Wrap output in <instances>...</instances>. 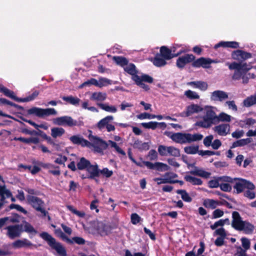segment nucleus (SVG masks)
I'll use <instances>...</instances> for the list:
<instances>
[{"label": "nucleus", "instance_id": "nucleus-1", "mask_svg": "<svg viewBox=\"0 0 256 256\" xmlns=\"http://www.w3.org/2000/svg\"><path fill=\"white\" fill-rule=\"evenodd\" d=\"M216 108L212 106H205L203 108L204 115L202 120L196 122V125L204 128H208L213 124H216Z\"/></svg>", "mask_w": 256, "mask_h": 256}, {"label": "nucleus", "instance_id": "nucleus-2", "mask_svg": "<svg viewBox=\"0 0 256 256\" xmlns=\"http://www.w3.org/2000/svg\"><path fill=\"white\" fill-rule=\"evenodd\" d=\"M114 228L108 223L96 220L90 222L88 231L94 234L106 236L110 234Z\"/></svg>", "mask_w": 256, "mask_h": 256}, {"label": "nucleus", "instance_id": "nucleus-3", "mask_svg": "<svg viewBox=\"0 0 256 256\" xmlns=\"http://www.w3.org/2000/svg\"><path fill=\"white\" fill-rule=\"evenodd\" d=\"M168 136L174 142L180 144L198 141L203 138V136L200 134L177 132L169 134Z\"/></svg>", "mask_w": 256, "mask_h": 256}, {"label": "nucleus", "instance_id": "nucleus-4", "mask_svg": "<svg viewBox=\"0 0 256 256\" xmlns=\"http://www.w3.org/2000/svg\"><path fill=\"white\" fill-rule=\"evenodd\" d=\"M226 64L228 66L230 70H234V72L232 76V78L234 80H240L246 72H248L249 70V68H246V63L242 64L234 62L232 64L227 62Z\"/></svg>", "mask_w": 256, "mask_h": 256}, {"label": "nucleus", "instance_id": "nucleus-5", "mask_svg": "<svg viewBox=\"0 0 256 256\" xmlns=\"http://www.w3.org/2000/svg\"><path fill=\"white\" fill-rule=\"evenodd\" d=\"M40 237L46 240L49 246L52 248L54 249L57 252L62 256H66V252L62 244L57 242L55 239L52 238L50 235L46 232H44L40 234Z\"/></svg>", "mask_w": 256, "mask_h": 256}, {"label": "nucleus", "instance_id": "nucleus-6", "mask_svg": "<svg viewBox=\"0 0 256 256\" xmlns=\"http://www.w3.org/2000/svg\"><path fill=\"white\" fill-rule=\"evenodd\" d=\"M26 198L28 204L36 211L40 212L42 216H46L48 212L44 210V203L40 198L31 195L27 196Z\"/></svg>", "mask_w": 256, "mask_h": 256}, {"label": "nucleus", "instance_id": "nucleus-7", "mask_svg": "<svg viewBox=\"0 0 256 256\" xmlns=\"http://www.w3.org/2000/svg\"><path fill=\"white\" fill-rule=\"evenodd\" d=\"M29 114H34L39 118L49 116L50 115H56L57 112L53 108H42L36 107H34L28 110Z\"/></svg>", "mask_w": 256, "mask_h": 256}, {"label": "nucleus", "instance_id": "nucleus-8", "mask_svg": "<svg viewBox=\"0 0 256 256\" xmlns=\"http://www.w3.org/2000/svg\"><path fill=\"white\" fill-rule=\"evenodd\" d=\"M234 180L236 182L234 188L236 190L237 194L242 192L244 188L252 190L255 188L254 184L252 182L246 180L234 178Z\"/></svg>", "mask_w": 256, "mask_h": 256}, {"label": "nucleus", "instance_id": "nucleus-9", "mask_svg": "<svg viewBox=\"0 0 256 256\" xmlns=\"http://www.w3.org/2000/svg\"><path fill=\"white\" fill-rule=\"evenodd\" d=\"M158 150L162 156H170L175 157L180 156V150L172 146H167L160 145L158 147Z\"/></svg>", "mask_w": 256, "mask_h": 256}, {"label": "nucleus", "instance_id": "nucleus-10", "mask_svg": "<svg viewBox=\"0 0 256 256\" xmlns=\"http://www.w3.org/2000/svg\"><path fill=\"white\" fill-rule=\"evenodd\" d=\"M54 124L72 127L77 125V122L69 116H62L56 118L52 120Z\"/></svg>", "mask_w": 256, "mask_h": 256}, {"label": "nucleus", "instance_id": "nucleus-11", "mask_svg": "<svg viewBox=\"0 0 256 256\" xmlns=\"http://www.w3.org/2000/svg\"><path fill=\"white\" fill-rule=\"evenodd\" d=\"M203 110V108L198 104H192L186 106L184 110L180 114L182 117H188Z\"/></svg>", "mask_w": 256, "mask_h": 256}, {"label": "nucleus", "instance_id": "nucleus-12", "mask_svg": "<svg viewBox=\"0 0 256 256\" xmlns=\"http://www.w3.org/2000/svg\"><path fill=\"white\" fill-rule=\"evenodd\" d=\"M6 230H7V236L11 239L20 236L22 232V226L19 224L8 226L6 228Z\"/></svg>", "mask_w": 256, "mask_h": 256}, {"label": "nucleus", "instance_id": "nucleus-13", "mask_svg": "<svg viewBox=\"0 0 256 256\" xmlns=\"http://www.w3.org/2000/svg\"><path fill=\"white\" fill-rule=\"evenodd\" d=\"M11 246L14 249H19L21 248H32L36 246L32 244L29 240L26 238H23L15 240L11 244Z\"/></svg>", "mask_w": 256, "mask_h": 256}, {"label": "nucleus", "instance_id": "nucleus-14", "mask_svg": "<svg viewBox=\"0 0 256 256\" xmlns=\"http://www.w3.org/2000/svg\"><path fill=\"white\" fill-rule=\"evenodd\" d=\"M87 174L84 176L82 175V178L83 179L84 178H94L96 177L99 176L100 172L98 168V164H90L86 170Z\"/></svg>", "mask_w": 256, "mask_h": 256}, {"label": "nucleus", "instance_id": "nucleus-15", "mask_svg": "<svg viewBox=\"0 0 256 256\" xmlns=\"http://www.w3.org/2000/svg\"><path fill=\"white\" fill-rule=\"evenodd\" d=\"M175 48L174 47L172 48V50H169L166 46H162L160 48V52L161 56L165 59V60H170L174 57L177 56L180 54H182L183 51L180 50L176 54H172V52H174Z\"/></svg>", "mask_w": 256, "mask_h": 256}, {"label": "nucleus", "instance_id": "nucleus-16", "mask_svg": "<svg viewBox=\"0 0 256 256\" xmlns=\"http://www.w3.org/2000/svg\"><path fill=\"white\" fill-rule=\"evenodd\" d=\"M228 98V96L227 92L220 90H216L211 93L210 98L212 101L222 102Z\"/></svg>", "mask_w": 256, "mask_h": 256}, {"label": "nucleus", "instance_id": "nucleus-17", "mask_svg": "<svg viewBox=\"0 0 256 256\" xmlns=\"http://www.w3.org/2000/svg\"><path fill=\"white\" fill-rule=\"evenodd\" d=\"M37 164L43 168H44L48 170V172L54 176H58L60 174L59 167L54 166L50 163H44L42 162H38Z\"/></svg>", "mask_w": 256, "mask_h": 256}, {"label": "nucleus", "instance_id": "nucleus-18", "mask_svg": "<svg viewBox=\"0 0 256 256\" xmlns=\"http://www.w3.org/2000/svg\"><path fill=\"white\" fill-rule=\"evenodd\" d=\"M194 59V56L192 54H185L178 58L176 61V66L179 68H182L186 64L192 62Z\"/></svg>", "mask_w": 256, "mask_h": 256}, {"label": "nucleus", "instance_id": "nucleus-19", "mask_svg": "<svg viewBox=\"0 0 256 256\" xmlns=\"http://www.w3.org/2000/svg\"><path fill=\"white\" fill-rule=\"evenodd\" d=\"M232 56L233 59L240 61L251 58L252 54L241 50H237L232 53Z\"/></svg>", "mask_w": 256, "mask_h": 256}, {"label": "nucleus", "instance_id": "nucleus-20", "mask_svg": "<svg viewBox=\"0 0 256 256\" xmlns=\"http://www.w3.org/2000/svg\"><path fill=\"white\" fill-rule=\"evenodd\" d=\"M213 130L220 136H225L229 133L230 125L226 124H220L214 126Z\"/></svg>", "mask_w": 256, "mask_h": 256}, {"label": "nucleus", "instance_id": "nucleus-21", "mask_svg": "<svg viewBox=\"0 0 256 256\" xmlns=\"http://www.w3.org/2000/svg\"><path fill=\"white\" fill-rule=\"evenodd\" d=\"M212 62H214V61L210 58H201L194 61L193 66L195 67L202 66L204 68H208Z\"/></svg>", "mask_w": 256, "mask_h": 256}, {"label": "nucleus", "instance_id": "nucleus-22", "mask_svg": "<svg viewBox=\"0 0 256 256\" xmlns=\"http://www.w3.org/2000/svg\"><path fill=\"white\" fill-rule=\"evenodd\" d=\"M89 139L94 146H100L104 149L106 148L108 146L107 142L97 136L90 134Z\"/></svg>", "mask_w": 256, "mask_h": 256}, {"label": "nucleus", "instance_id": "nucleus-23", "mask_svg": "<svg viewBox=\"0 0 256 256\" xmlns=\"http://www.w3.org/2000/svg\"><path fill=\"white\" fill-rule=\"evenodd\" d=\"M232 226L236 230H238L242 228V224L244 222L241 219L239 213L237 212H234L232 214Z\"/></svg>", "mask_w": 256, "mask_h": 256}, {"label": "nucleus", "instance_id": "nucleus-24", "mask_svg": "<svg viewBox=\"0 0 256 256\" xmlns=\"http://www.w3.org/2000/svg\"><path fill=\"white\" fill-rule=\"evenodd\" d=\"M186 84L194 88H198L202 91H206L208 88L207 83L202 81L190 82H187Z\"/></svg>", "mask_w": 256, "mask_h": 256}, {"label": "nucleus", "instance_id": "nucleus-25", "mask_svg": "<svg viewBox=\"0 0 256 256\" xmlns=\"http://www.w3.org/2000/svg\"><path fill=\"white\" fill-rule=\"evenodd\" d=\"M70 140L74 144H80L82 146H89L90 142L82 137L74 136L70 138Z\"/></svg>", "mask_w": 256, "mask_h": 256}, {"label": "nucleus", "instance_id": "nucleus-26", "mask_svg": "<svg viewBox=\"0 0 256 256\" xmlns=\"http://www.w3.org/2000/svg\"><path fill=\"white\" fill-rule=\"evenodd\" d=\"M98 106L102 110L110 113H116L118 112L116 106L110 105L108 103H98Z\"/></svg>", "mask_w": 256, "mask_h": 256}, {"label": "nucleus", "instance_id": "nucleus-27", "mask_svg": "<svg viewBox=\"0 0 256 256\" xmlns=\"http://www.w3.org/2000/svg\"><path fill=\"white\" fill-rule=\"evenodd\" d=\"M124 70L128 74L132 76V79L134 80V76H138L137 75L138 71L136 69V66L132 63L127 62L124 67Z\"/></svg>", "mask_w": 256, "mask_h": 256}, {"label": "nucleus", "instance_id": "nucleus-28", "mask_svg": "<svg viewBox=\"0 0 256 256\" xmlns=\"http://www.w3.org/2000/svg\"><path fill=\"white\" fill-rule=\"evenodd\" d=\"M256 123V120L252 118H246L240 120L238 122V126L242 128H248L254 124Z\"/></svg>", "mask_w": 256, "mask_h": 256}, {"label": "nucleus", "instance_id": "nucleus-29", "mask_svg": "<svg viewBox=\"0 0 256 256\" xmlns=\"http://www.w3.org/2000/svg\"><path fill=\"white\" fill-rule=\"evenodd\" d=\"M192 174L199 176L204 178H207L210 177V173L204 170L198 168H195L193 170L190 172Z\"/></svg>", "mask_w": 256, "mask_h": 256}, {"label": "nucleus", "instance_id": "nucleus-30", "mask_svg": "<svg viewBox=\"0 0 256 256\" xmlns=\"http://www.w3.org/2000/svg\"><path fill=\"white\" fill-rule=\"evenodd\" d=\"M133 147L134 148H137L140 151L147 150L150 148V146L148 142H142L139 140H135L134 144Z\"/></svg>", "mask_w": 256, "mask_h": 256}, {"label": "nucleus", "instance_id": "nucleus-31", "mask_svg": "<svg viewBox=\"0 0 256 256\" xmlns=\"http://www.w3.org/2000/svg\"><path fill=\"white\" fill-rule=\"evenodd\" d=\"M107 95L105 92H94L92 94L90 99L94 101L102 102L106 98Z\"/></svg>", "mask_w": 256, "mask_h": 256}, {"label": "nucleus", "instance_id": "nucleus-32", "mask_svg": "<svg viewBox=\"0 0 256 256\" xmlns=\"http://www.w3.org/2000/svg\"><path fill=\"white\" fill-rule=\"evenodd\" d=\"M114 116H108L102 119L97 124V126L100 130H102L106 127L109 122L114 120Z\"/></svg>", "mask_w": 256, "mask_h": 256}, {"label": "nucleus", "instance_id": "nucleus-33", "mask_svg": "<svg viewBox=\"0 0 256 256\" xmlns=\"http://www.w3.org/2000/svg\"><path fill=\"white\" fill-rule=\"evenodd\" d=\"M141 124L144 128H151L152 130L156 129L158 125H160L164 128L166 127V124L164 122H142Z\"/></svg>", "mask_w": 256, "mask_h": 256}, {"label": "nucleus", "instance_id": "nucleus-34", "mask_svg": "<svg viewBox=\"0 0 256 256\" xmlns=\"http://www.w3.org/2000/svg\"><path fill=\"white\" fill-rule=\"evenodd\" d=\"M220 204V202L218 200L212 199L207 198L204 201V206L210 209H214Z\"/></svg>", "mask_w": 256, "mask_h": 256}, {"label": "nucleus", "instance_id": "nucleus-35", "mask_svg": "<svg viewBox=\"0 0 256 256\" xmlns=\"http://www.w3.org/2000/svg\"><path fill=\"white\" fill-rule=\"evenodd\" d=\"M0 91L3 92L6 96L15 100L18 102L19 98L14 95V92L6 88L4 86H3L0 85Z\"/></svg>", "mask_w": 256, "mask_h": 256}, {"label": "nucleus", "instance_id": "nucleus-36", "mask_svg": "<svg viewBox=\"0 0 256 256\" xmlns=\"http://www.w3.org/2000/svg\"><path fill=\"white\" fill-rule=\"evenodd\" d=\"M232 116L224 112H220L218 115H216V124L220 122H230L232 120Z\"/></svg>", "mask_w": 256, "mask_h": 256}, {"label": "nucleus", "instance_id": "nucleus-37", "mask_svg": "<svg viewBox=\"0 0 256 256\" xmlns=\"http://www.w3.org/2000/svg\"><path fill=\"white\" fill-rule=\"evenodd\" d=\"M12 194L9 190L6 189L4 186L0 185V202H3L6 198L11 196Z\"/></svg>", "mask_w": 256, "mask_h": 256}, {"label": "nucleus", "instance_id": "nucleus-38", "mask_svg": "<svg viewBox=\"0 0 256 256\" xmlns=\"http://www.w3.org/2000/svg\"><path fill=\"white\" fill-rule=\"evenodd\" d=\"M64 132L65 130L62 128L56 127L51 129V136L54 138L60 137Z\"/></svg>", "mask_w": 256, "mask_h": 256}, {"label": "nucleus", "instance_id": "nucleus-39", "mask_svg": "<svg viewBox=\"0 0 256 256\" xmlns=\"http://www.w3.org/2000/svg\"><path fill=\"white\" fill-rule=\"evenodd\" d=\"M256 104V94L250 96L243 101L244 106L246 107H250Z\"/></svg>", "mask_w": 256, "mask_h": 256}, {"label": "nucleus", "instance_id": "nucleus-40", "mask_svg": "<svg viewBox=\"0 0 256 256\" xmlns=\"http://www.w3.org/2000/svg\"><path fill=\"white\" fill-rule=\"evenodd\" d=\"M90 164H91L89 160H87L84 158H82L77 164V167L78 169L80 170L84 169L86 170Z\"/></svg>", "mask_w": 256, "mask_h": 256}, {"label": "nucleus", "instance_id": "nucleus-41", "mask_svg": "<svg viewBox=\"0 0 256 256\" xmlns=\"http://www.w3.org/2000/svg\"><path fill=\"white\" fill-rule=\"evenodd\" d=\"M185 180L194 185H201L202 184V180L198 178L191 176L186 175L184 176Z\"/></svg>", "mask_w": 256, "mask_h": 256}, {"label": "nucleus", "instance_id": "nucleus-42", "mask_svg": "<svg viewBox=\"0 0 256 256\" xmlns=\"http://www.w3.org/2000/svg\"><path fill=\"white\" fill-rule=\"evenodd\" d=\"M254 226L250 224L244 222L242 224V228L238 230H244L246 234H250L253 231Z\"/></svg>", "mask_w": 256, "mask_h": 256}, {"label": "nucleus", "instance_id": "nucleus-43", "mask_svg": "<svg viewBox=\"0 0 256 256\" xmlns=\"http://www.w3.org/2000/svg\"><path fill=\"white\" fill-rule=\"evenodd\" d=\"M62 98L64 100L74 106H78L80 102L78 98L72 96H63Z\"/></svg>", "mask_w": 256, "mask_h": 256}, {"label": "nucleus", "instance_id": "nucleus-44", "mask_svg": "<svg viewBox=\"0 0 256 256\" xmlns=\"http://www.w3.org/2000/svg\"><path fill=\"white\" fill-rule=\"evenodd\" d=\"M184 96L190 100H196L200 98L199 94L196 92L187 90L184 92Z\"/></svg>", "mask_w": 256, "mask_h": 256}, {"label": "nucleus", "instance_id": "nucleus-45", "mask_svg": "<svg viewBox=\"0 0 256 256\" xmlns=\"http://www.w3.org/2000/svg\"><path fill=\"white\" fill-rule=\"evenodd\" d=\"M107 144H108V146H110L111 148H114L118 153L121 154L122 156H126V152L118 146L116 142L111 140H109Z\"/></svg>", "mask_w": 256, "mask_h": 256}, {"label": "nucleus", "instance_id": "nucleus-46", "mask_svg": "<svg viewBox=\"0 0 256 256\" xmlns=\"http://www.w3.org/2000/svg\"><path fill=\"white\" fill-rule=\"evenodd\" d=\"M176 192L180 194L182 198L186 202H190L192 198L190 197L188 194L185 190H178Z\"/></svg>", "mask_w": 256, "mask_h": 256}, {"label": "nucleus", "instance_id": "nucleus-47", "mask_svg": "<svg viewBox=\"0 0 256 256\" xmlns=\"http://www.w3.org/2000/svg\"><path fill=\"white\" fill-rule=\"evenodd\" d=\"M164 176L166 181H168V184L175 183V180L174 179L178 177V175L173 172H167Z\"/></svg>", "mask_w": 256, "mask_h": 256}, {"label": "nucleus", "instance_id": "nucleus-48", "mask_svg": "<svg viewBox=\"0 0 256 256\" xmlns=\"http://www.w3.org/2000/svg\"><path fill=\"white\" fill-rule=\"evenodd\" d=\"M166 60L161 58L160 56H156L153 62L154 65L156 66H162L166 64Z\"/></svg>", "mask_w": 256, "mask_h": 256}, {"label": "nucleus", "instance_id": "nucleus-49", "mask_svg": "<svg viewBox=\"0 0 256 256\" xmlns=\"http://www.w3.org/2000/svg\"><path fill=\"white\" fill-rule=\"evenodd\" d=\"M38 94L39 92L38 91H34L31 95L29 96L26 98H19L18 102H24L32 101L36 98V97L38 95Z\"/></svg>", "mask_w": 256, "mask_h": 256}, {"label": "nucleus", "instance_id": "nucleus-50", "mask_svg": "<svg viewBox=\"0 0 256 256\" xmlns=\"http://www.w3.org/2000/svg\"><path fill=\"white\" fill-rule=\"evenodd\" d=\"M184 150L185 152H186L188 154H196V153H198V146H186L184 148Z\"/></svg>", "mask_w": 256, "mask_h": 256}, {"label": "nucleus", "instance_id": "nucleus-51", "mask_svg": "<svg viewBox=\"0 0 256 256\" xmlns=\"http://www.w3.org/2000/svg\"><path fill=\"white\" fill-rule=\"evenodd\" d=\"M20 226H22V230L23 228L24 230L27 232L36 233V231L33 226L27 222H24L22 225Z\"/></svg>", "mask_w": 256, "mask_h": 256}, {"label": "nucleus", "instance_id": "nucleus-52", "mask_svg": "<svg viewBox=\"0 0 256 256\" xmlns=\"http://www.w3.org/2000/svg\"><path fill=\"white\" fill-rule=\"evenodd\" d=\"M112 59L118 64L121 66L123 68L128 62L126 58L121 56H114Z\"/></svg>", "mask_w": 256, "mask_h": 256}, {"label": "nucleus", "instance_id": "nucleus-53", "mask_svg": "<svg viewBox=\"0 0 256 256\" xmlns=\"http://www.w3.org/2000/svg\"><path fill=\"white\" fill-rule=\"evenodd\" d=\"M111 80L106 78H100L98 80V86L99 88H102L103 86H107L109 84H111Z\"/></svg>", "mask_w": 256, "mask_h": 256}, {"label": "nucleus", "instance_id": "nucleus-54", "mask_svg": "<svg viewBox=\"0 0 256 256\" xmlns=\"http://www.w3.org/2000/svg\"><path fill=\"white\" fill-rule=\"evenodd\" d=\"M55 234L58 236L62 240H66L69 243H72V240L68 238L60 229L58 228L56 230Z\"/></svg>", "mask_w": 256, "mask_h": 256}, {"label": "nucleus", "instance_id": "nucleus-55", "mask_svg": "<svg viewBox=\"0 0 256 256\" xmlns=\"http://www.w3.org/2000/svg\"><path fill=\"white\" fill-rule=\"evenodd\" d=\"M251 142L250 138H247L245 139H242L234 142L232 144V147H236L239 146H243L246 144H248Z\"/></svg>", "mask_w": 256, "mask_h": 256}, {"label": "nucleus", "instance_id": "nucleus-56", "mask_svg": "<svg viewBox=\"0 0 256 256\" xmlns=\"http://www.w3.org/2000/svg\"><path fill=\"white\" fill-rule=\"evenodd\" d=\"M66 207L70 212L76 214L78 217L83 218L85 216V213L84 212L77 210L72 206H67Z\"/></svg>", "mask_w": 256, "mask_h": 256}, {"label": "nucleus", "instance_id": "nucleus-57", "mask_svg": "<svg viewBox=\"0 0 256 256\" xmlns=\"http://www.w3.org/2000/svg\"><path fill=\"white\" fill-rule=\"evenodd\" d=\"M224 105L227 106L228 109L236 112L238 110V108L234 100L226 101Z\"/></svg>", "mask_w": 256, "mask_h": 256}, {"label": "nucleus", "instance_id": "nucleus-58", "mask_svg": "<svg viewBox=\"0 0 256 256\" xmlns=\"http://www.w3.org/2000/svg\"><path fill=\"white\" fill-rule=\"evenodd\" d=\"M98 80L95 78H90V80L85 82H84L80 86V88H82L87 86L94 85L95 86H98Z\"/></svg>", "mask_w": 256, "mask_h": 256}, {"label": "nucleus", "instance_id": "nucleus-59", "mask_svg": "<svg viewBox=\"0 0 256 256\" xmlns=\"http://www.w3.org/2000/svg\"><path fill=\"white\" fill-rule=\"evenodd\" d=\"M134 80L136 82L137 85L140 86L145 90H148V86L140 80L139 76H134Z\"/></svg>", "mask_w": 256, "mask_h": 256}, {"label": "nucleus", "instance_id": "nucleus-60", "mask_svg": "<svg viewBox=\"0 0 256 256\" xmlns=\"http://www.w3.org/2000/svg\"><path fill=\"white\" fill-rule=\"evenodd\" d=\"M138 118L140 120L154 118L156 115L150 114L146 112L142 113L137 116Z\"/></svg>", "mask_w": 256, "mask_h": 256}, {"label": "nucleus", "instance_id": "nucleus-61", "mask_svg": "<svg viewBox=\"0 0 256 256\" xmlns=\"http://www.w3.org/2000/svg\"><path fill=\"white\" fill-rule=\"evenodd\" d=\"M156 166L158 167V169L160 171L168 170L170 167L166 164L162 162H156Z\"/></svg>", "mask_w": 256, "mask_h": 256}, {"label": "nucleus", "instance_id": "nucleus-62", "mask_svg": "<svg viewBox=\"0 0 256 256\" xmlns=\"http://www.w3.org/2000/svg\"><path fill=\"white\" fill-rule=\"evenodd\" d=\"M139 78L141 82H145L148 83H152L153 82V78L147 74H142L139 76Z\"/></svg>", "mask_w": 256, "mask_h": 256}, {"label": "nucleus", "instance_id": "nucleus-63", "mask_svg": "<svg viewBox=\"0 0 256 256\" xmlns=\"http://www.w3.org/2000/svg\"><path fill=\"white\" fill-rule=\"evenodd\" d=\"M234 256H248L246 253V250H243L241 247L236 248Z\"/></svg>", "mask_w": 256, "mask_h": 256}, {"label": "nucleus", "instance_id": "nucleus-64", "mask_svg": "<svg viewBox=\"0 0 256 256\" xmlns=\"http://www.w3.org/2000/svg\"><path fill=\"white\" fill-rule=\"evenodd\" d=\"M242 246L244 248V250H247L250 248V242L248 239L242 238L241 239Z\"/></svg>", "mask_w": 256, "mask_h": 256}]
</instances>
